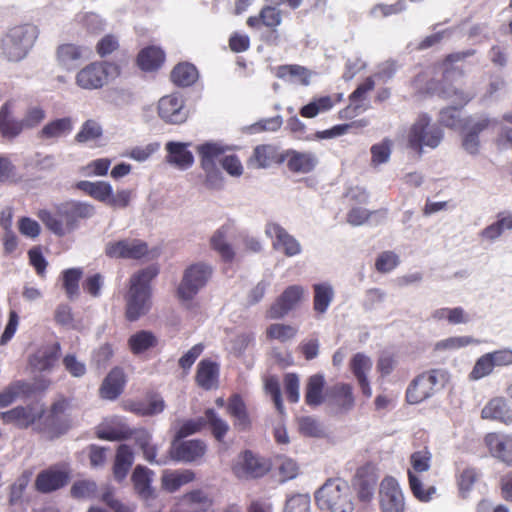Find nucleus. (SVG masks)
Here are the masks:
<instances>
[{
    "mask_svg": "<svg viewBox=\"0 0 512 512\" xmlns=\"http://www.w3.org/2000/svg\"><path fill=\"white\" fill-rule=\"evenodd\" d=\"M95 207L86 202L67 201L56 206L53 213L47 209H40L37 217L45 227L57 236H64L75 230L79 222L94 216Z\"/></svg>",
    "mask_w": 512,
    "mask_h": 512,
    "instance_id": "1",
    "label": "nucleus"
},
{
    "mask_svg": "<svg viewBox=\"0 0 512 512\" xmlns=\"http://www.w3.org/2000/svg\"><path fill=\"white\" fill-rule=\"evenodd\" d=\"M156 265L146 267L130 279V288L126 295V318L136 321L145 315L151 307V281L158 275Z\"/></svg>",
    "mask_w": 512,
    "mask_h": 512,
    "instance_id": "2",
    "label": "nucleus"
},
{
    "mask_svg": "<svg viewBox=\"0 0 512 512\" xmlns=\"http://www.w3.org/2000/svg\"><path fill=\"white\" fill-rule=\"evenodd\" d=\"M347 483L339 478L328 479L315 493V501L322 511L353 512Z\"/></svg>",
    "mask_w": 512,
    "mask_h": 512,
    "instance_id": "3",
    "label": "nucleus"
},
{
    "mask_svg": "<svg viewBox=\"0 0 512 512\" xmlns=\"http://www.w3.org/2000/svg\"><path fill=\"white\" fill-rule=\"evenodd\" d=\"M38 37V28L32 24L12 27L1 41L2 52L10 61H20L34 45Z\"/></svg>",
    "mask_w": 512,
    "mask_h": 512,
    "instance_id": "4",
    "label": "nucleus"
},
{
    "mask_svg": "<svg viewBox=\"0 0 512 512\" xmlns=\"http://www.w3.org/2000/svg\"><path fill=\"white\" fill-rule=\"evenodd\" d=\"M444 378L445 373L440 369L427 370L417 375L406 389V401L416 405L431 398L439 390Z\"/></svg>",
    "mask_w": 512,
    "mask_h": 512,
    "instance_id": "5",
    "label": "nucleus"
},
{
    "mask_svg": "<svg viewBox=\"0 0 512 512\" xmlns=\"http://www.w3.org/2000/svg\"><path fill=\"white\" fill-rule=\"evenodd\" d=\"M442 139V129L435 124H431V119L427 114H421L410 128L408 145L421 154L423 146L436 148Z\"/></svg>",
    "mask_w": 512,
    "mask_h": 512,
    "instance_id": "6",
    "label": "nucleus"
},
{
    "mask_svg": "<svg viewBox=\"0 0 512 512\" xmlns=\"http://www.w3.org/2000/svg\"><path fill=\"white\" fill-rule=\"evenodd\" d=\"M428 89L431 94L451 101L459 108L465 107L475 97L474 93L467 90L461 81L454 79L449 72H445L440 81L431 82Z\"/></svg>",
    "mask_w": 512,
    "mask_h": 512,
    "instance_id": "7",
    "label": "nucleus"
},
{
    "mask_svg": "<svg viewBox=\"0 0 512 512\" xmlns=\"http://www.w3.org/2000/svg\"><path fill=\"white\" fill-rule=\"evenodd\" d=\"M496 124L497 121L487 115L466 117L462 125L463 149L470 155L479 154L481 147L479 135L490 128H494Z\"/></svg>",
    "mask_w": 512,
    "mask_h": 512,
    "instance_id": "8",
    "label": "nucleus"
},
{
    "mask_svg": "<svg viewBox=\"0 0 512 512\" xmlns=\"http://www.w3.org/2000/svg\"><path fill=\"white\" fill-rule=\"evenodd\" d=\"M306 290L301 285H289L274 300L266 311L268 319H282L291 311L296 310L305 300Z\"/></svg>",
    "mask_w": 512,
    "mask_h": 512,
    "instance_id": "9",
    "label": "nucleus"
},
{
    "mask_svg": "<svg viewBox=\"0 0 512 512\" xmlns=\"http://www.w3.org/2000/svg\"><path fill=\"white\" fill-rule=\"evenodd\" d=\"M211 274L212 269L208 265L197 263L189 266L177 289L178 297L185 301L193 299L198 291L206 285Z\"/></svg>",
    "mask_w": 512,
    "mask_h": 512,
    "instance_id": "10",
    "label": "nucleus"
},
{
    "mask_svg": "<svg viewBox=\"0 0 512 512\" xmlns=\"http://www.w3.org/2000/svg\"><path fill=\"white\" fill-rule=\"evenodd\" d=\"M70 480V470L61 465H52L44 469L36 476L35 490L42 494H48L65 487Z\"/></svg>",
    "mask_w": 512,
    "mask_h": 512,
    "instance_id": "11",
    "label": "nucleus"
},
{
    "mask_svg": "<svg viewBox=\"0 0 512 512\" xmlns=\"http://www.w3.org/2000/svg\"><path fill=\"white\" fill-rule=\"evenodd\" d=\"M483 444L493 459L512 467V434L488 432L483 437Z\"/></svg>",
    "mask_w": 512,
    "mask_h": 512,
    "instance_id": "12",
    "label": "nucleus"
},
{
    "mask_svg": "<svg viewBox=\"0 0 512 512\" xmlns=\"http://www.w3.org/2000/svg\"><path fill=\"white\" fill-rule=\"evenodd\" d=\"M118 70V66L109 62H92L76 75V84L86 90L101 88L107 81L108 69Z\"/></svg>",
    "mask_w": 512,
    "mask_h": 512,
    "instance_id": "13",
    "label": "nucleus"
},
{
    "mask_svg": "<svg viewBox=\"0 0 512 512\" xmlns=\"http://www.w3.org/2000/svg\"><path fill=\"white\" fill-rule=\"evenodd\" d=\"M148 253V245L140 239H122L108 242L105 254L109 258L139 260Z\"/></svg>",
    "mask_w": 512,
    "mask_h": 512,
    "instance_id": "14",
    "label": "nucleus"
},
{
    "mask_svg": "<svg viewBox=\"0 0 512 512\" xmlns=\"http://www.w3.org/2000/svg\"><path fill=\"white\" fill-rule=\"evenodd\" d=\"M50 383L48 379H37L33 384L23 380L12 382L0 392V408L8 407L20 397H29L37 391H44Z\"/></svg>",
    "mask_w": 512,
    "mask_h": 512,
    "instance_id": "15",
    "label": "nucleus"
},
{
    "mask_svg": "<svg viewBox=\"0 0 512 512\" xmlns=\"http://www.w3.org/2000/svg\"><path fill=\"white\" fill-rule=\"evenodd\" d=\"M379 504L381 512H404L405 502L402 490L393 477H386L380 483Z\"/></svg>",
    "mask_w": 512,
    "mask_h": 512,
    "instance_id": "16",
    "label": "nucleus"
},
{
    "mask_svg": "<svg viewBox=\"0 0 512 512\" xmlns=\"http://www.w3.org/2000/svg\"><path fill=\"white\" fill-rule=\"evenodd\" d=\"M158 115L168 124H182L188 118L184 99L181 95L163 96L158 102Z\"/></svg>",
    "mask_w": 512,
    "mask_h": 512,
    "instance_id": "17",
    "label": "nucleus"
},
{
    "mask_svg": "<svg viewBox=\"0 0 512 512\" xmlns=\"http://www.w3.org/2000/svg\"><path fill=\"white\" fill-rule=\"evenodd\" d=\"M44 409L34 405L17 406L2 412L0 418L5 424H12L19 429H27L44 416Z\"/></svg>",
    "mask_w": 512,
    "mask_h": 512,
    "instance_id": "18",
    "label": "nucleus"
},
{
    "mask_svg": "<svg viewBox=\"0 0 512 512\" xmlns=\"http://www.w3.org/2000/svg\"><path fill=\"white\" fill-rule=\"evenodd\" d=\"M265 233L273 240L272 246L275 250L282 251L287 257L300 254V243L278 223H267Z\"/></svg>",
    "mask_w": 512,
    "mask_h": 512,
    "instance_id": "19",
    "label": "nucleus"
},
{
    "mask_svg": "<svg viewBox=\"0 0 512 512\" xmlns=\"http://www.w3.org/2000/svg\"><path fill=\"white\" fill-rule=\"evenodd\" d=\"M481 418L510 425L512 423V406L504 397H494L482 408Z\"/></svg>",
    "mask_w": 512,
    "mask_h": 512,
    "instance_id": "20",
    "label": "nucleus"
},
{
    "mask_svg": "<svg viewBox=\"0 0 512 512\" xmlns=\"http://www.w3.org/2000/svg\"><path fill=\"white\" fill-rule=\"evenodd\" d=\"M349 368L356 378L362 394L366 398H370L372 389L367 374L372 368L371 359L364 353H356L350 360Z\"/></svg>",
    "mask_w": 512,
    "mask_h": 512,
    "instance_id": "21",
    "label": "nucleus"
},
{
    "mask_svg": "<svg viewBox=\"0 0 512 512\" xmlns=\"http://www.w3.org/2000/svg\"><path fill=\"white\" fill-rule=\"evenodd\" d=\"M206 452V445L201 440H188L174 442L172 444L170 455L177 461L192 462L202 457Z\"/></svg>",
    "mask_w": 512,
    "mask_h": 512,
    "instance_id": "22",
    "label": "nucleus"
},
{
    "mask_svg": "<svg viewBox=\"0 0 512 512\" xmlns=\"http://www.w3.org/2000/svg\"><path fill=\"white\" fill-rule=\"evenodd\" d=\"M282 23V12L280 9L266 5L258 15L250 16L247 18L246 24L251 29L267 28L271 32H276L277 28Z\"/></svg>",
    "mask_w": 512,
    "mask_h": 512,
    "instance_id": "23",
    "label": "nucleus"
},
{
    "mask_svg": "<svg viewBox=\"0 0 512 512\" xmlns=\"http://www.w3.org/2000/svg\"><path fill=\"white\" fill-rule=\"evenodd\" d=\"M126 384L124 371L120 367H114L104 378L100 388V397L106 400H115L123 392Z\"/></svg>",
    "mask_w": 512,
    "mask_h": 512,
    "instance_id": "24",
    "label": "nucleus"
},
{
    "mask_svg": "<svg viewBox=\"0 0 512 512\" xmlns=\"http://www.w3.org/2000/svg\"><path fill=\"white\" fill-rule=\"evenodd\" d=\"M326 396L330 404L341 412H347L355 405L353 387L348 383H336L327 390Z\"/></svg>",
    "mask_w": 512,
    "mask_h": 512,
    "instance_id": "25",
    "label": "nucleus"
},
{
    "mask_svg": "<svg viewBox=\"0 0 512 512\" xmlns=\"http://www.w3.org/2000/svg\"><path fill=\"white\" fill-rule=\"evenodd\" d=\"M228 415L233 419V426L238 431H247L251 428V419L247 406L239 394L229 397L226 405Z\"/></svg>",
    "mask_w": 512,
    "mask_h": 512,
    "instance_id": "26",
    "label": "nucleus"
},
{
    "mask_svg": "<svg viewBox=\"0 0 512 512\" xmlns=\"http://www.w3.org/2000/svg\"><path fill=\"white\" fill-rule=\"evenodd\" d=\"M285 158H287V168L293 173H310L318 164L317 155L310 151L288 150Z\"/></svg>",
    "mask_w": 512,
    "mask_h": 512,
    "instance_id": "27",
    "label": "nucleus"
},
{
    "mask_svg": "<svg viewBox=\"0 0 512 512\" xmlns=\"http://www.w3.org/2000/svg\"><path fill=\"white\" fill-rule=\"evenodd\" d=\"M483 474L481 470L475 466H465L458 470L455 475L458 495L462 499H467L474 486L482 480Z\"/></svg>",
    "mask_w": 512,
    "mask_h": 512,
    "instance_id": "28",
    "label": "nucleus"
},
{
    "mask_svg": "<svg viewBox=\"0 0 512 512\" xmlns=\"http://www.w3.org/2000/svg\"><path fill=\"white\" fill-rule=\"evenodd\" d=\"M165 52L159 46L150 45L139 51L136 57L137 66L145 72L158 70L165 62Z\"/></svg>",
    "mask_w": 512,
    "mask_h": 512,
    "instance_id": "29",
    "label": "nucleus"
},
{
    "mask_svg": "<svg viewBox=\"0 0 512 512\" xmlns=\"http://www.w3.org/2000/svg\"><path fill=\"white\" fill-rule=\"evenodd\" d=\"M234 470L239 476L258 478L269 471V465L256 457L251 451H245L242 455V462Z\"/></svg>",
    "mask_w": 512,
    "mask_h": 512,
    "instance_id": "30",
    "label": "nucleus"
},
{
    "mask_svg": "<svg viewBox=\"0 0 512 512\" xmlns=\"http://www.w3.org/2000/svg\"><path fill=\"white\" fill-rule=\"evenodd\" d=\"M313 289V311L316 318L322 317L328 311L335 292L333 286L328 282L316 283Z\"/></svg>",
    "mask_w": 512,
    "mask_h": 512,
    "instance_id": "31",
    "label": "nucleus"
},
{
    "mask_svg": "<svg viewBox=\"0 0 512 512\" xmlns=\"http://www.w3.org/2000/svg\"><path fill=\"white\" fill-rule=\"evenodd\" d=\"M342 101V94H335L334 96L325 95L315 97L311 102L302 106L299 114L303 118H314L320 113H325L331 110L337 103Z\"/></svg>",
    "mask_w": 512,
    "mask_h": 512,
    "instance_id": "32",
    "label": "nucleus"
},
{
    "mask_svg": "<svg viewBox=\"0 0 512 512\" xmlns=\"http://www.w3.org/2000/svg\"><path fill=\"white\" fill-rule=\"evenodd\" d=\"M187 146L186 143L168 142L166 144L167 161L181 170L190 168L194 163V156Z\"/></svg>",
    "mask_w": 512,
    "mask_h": 512,
    "instance_id": "33",
    "label": "nucleus"
},
{
    "mask_svg": "<svg viewBox=\"0 0 512 512\" xmlns=\"http://www.w3.org/2000/svg\"><path fill=\"white\" fill-rule=\"evenodd\" d=\"M219 377V366L210 359H203L197 366L195 381L197 385L205 390H210L217 385Z\"/></svg>",
    "mask_w": 512,
    "mask_h": 512,
    "instance_id": "34",
    "label": "nucleus"
},
{
    "mask_svg": "<svg viewBox=\"0 0 512 512\" xmlns=\"http://www.w3.org/2000/svg\"><path fill=\"white\" fill-rule=\"evenodd\" d=\"M12 103H4L0 108V134L4 138L13 139L23 131V123L12 117Z\"/></svg>",
    "mask_w": 512,
    "mask_h": 512,
    "instance_id": "35",
    "label": "nucleus"
},
{
    "mask_svg": "<svg viewBox=\"0 0 512 512\" xmlns=\"http://www.w3.org/2000/svg\"><path fill=\"white\" fill-rule=\"evenodd\" d=\"M408 483L412 495L420 502H429L436 495V486L425 481L422 475L408 473Z\"/></svg>",
    "mask_w": 512,
    "mask_h": 512,
    "instance_id": "36",
    "label": "nucleus"
},
{
    "mask_svg": "<svg viewBox=\"0 0 512 512\" xmlns=\"http://www.w3.org/2000/svg\"><path fill=\"white\" fill-rule=\"evenodd\" d=\"M73 130V121L70 117H63L52 120L45 124L39 131L41 139H59L66 137Z\"/></svg>",
    "mask_w": 512,
    "mask_h": 512,
    "instance_id": "37",
    "label": "nucleus"
},
{
    "mask_svg": "<svg viewBox=\"0 0 512 512\" xmlns=\"http://www.w3.org/2000/svg\"><path fill=\"white\" fill-rule=\"evenodd\" d=\"M252 160L256 162L257 167L267 168L273 164L282 163L285 156L280 154L274 145L262 144L254 148Z\"/></svg>",
    "mask_w": 512,
    "mask_h": 512,
    "instance_id": "38",
    "label": "nucleus"
},
{
    "mask_svg": "<svg viewBox=\"0 0 512 512\" xmlns=\"http://www.w3.org/2000/svg\"><path fill=\"white\" fill-rule=\"evenodd\" d=\"M325 378L322 374H314L307 379L305 386V403L317 407L324 402Z\"/></svg>",
    "mask_w": 512,
    "mask_h": 512,
    "instance_id": "39",
    "label": "nucleus"
},
{
    "mask_svg": "<svg viewBox=\"0 0 512 512\" xmlns=\"http://www.w3.org/2000/svg\"><path fill=\"white\" fill-rule=\"evenodd\" d=\"M134 456L131 448L126 444H121L116 452L113 474L117 481H122L127 476L132 464Z\"/></svg>",
    "mask_w": 512,
    "mask_h": 512,
    "instance_id": "40",
    "label": "nucleus"
},
{
    "mask_svg": "<svg viewBox=\"0 0 512 512\" xmlns=\"http://www.w3.org/2000/svg\"><path fill=\"white\" fill-rule=\"evenodd\" d=\"M76 188L99 202L106 203L111 196L112 186L105 181H79Z\"/></svg>",
    "mask_w": 512,
    "mask_h": 512,
    "instance_id": "41",
    "label": "nucleus"
},
{
    "mask_svg": "<svg viewBox=\"0 0 512 512\" xmlns=\"http://www.w3.org/2000/svg\"><path fill=\"white\" fill-rule=\"evenodd\" d=\"M170 78L176 86L189 87L197 81L198 71L193 64L183 62L173 68Z\"/></svg>",
    "mask_w": 512,
    "mask_h": 512,
    "instance_id": "42",
    "label": "nucleus"
},
{
    "mask_svg": "<svg viewBox=\"0 0 512 512\" xmlns=\"http://www.w3.org/2000/svg\"><path fill=\"white\" fill-rule=\"evenodd\" d=\"M197 152L200 157L201 168L214 171L216 159L224 154L225 149L218 143L206 142L197 146Z\"/></svg>",
    "mask_w": 512,
    "mask_h": 512,
    "instance_id": "43",
    "label": "nucleus"
},
{
    "mask_svg": "<svg viewBox=\"0 0 512 512\" xmlns=\"http://www.w3.org/2000/svg\"><path fill=\"white\" fill-rule=\"evenodd\" d=\"M152 474L153 472L150 469L141 465L136 466L132 473L131 480L134 485V489L144 498H148L152 494Z\"/></svg>",
    "mask_w": 512,
    "mask_h": 512,
    "instance_id": "44",
    "label": "nucleus"
},
{
    "mask_svg": "<svg viewBox=\"0 0 512 512\" xmlns=\"http://www.w3.org/2000/svg\"><path fill=\"white\" fill-rule=\"evenodd\" d=\"M60 344L55 343L52 347L38 351L31 359V365L39 370H50L59 358Z\"/></svg>",
    "mask_w": 512,
    "mask_h": 512,
    "instance_id": "45",
    "label": "nucleus"
},
{
    "mask_svg": "<svg viewBox=\"0 0 512 512\" xmlns=\"http://www.w3.org/2000/svg\"><path fill=\"white\" fill-rule=\"evenodd\" d=\"M158 340L156 336L146 330H141L130 336L128 339V346L131 352L135 355L141 354L150 348L157 345Z\"/></svg>",
    "mask_w": 512,
    "mask_h": 512,
    "instance_id": "46",
    "label": "nucleus"
},
{
    "mask_svg": "<svg viewBox=\"0 0 512 512\" xmlns=\"http://www.w3.org/2000/svg\"><path fill=\"white\" fill-rule=\"evenodd\" d=\"M195 479V473L191 470L182 472H166L162 476V486L169 492L177 491L181 486L192 482Z\"/></svg>",
    "mask_w": 512,
    "mask_h": 512,
    "instance_id": "47",
    "label": "nucleus"
},
{
    "mask_svg": "<svg viewBox=\"0 0 512 512\" xmlns=\"http://www.w3.org/2000/svg\"><path fill=\"white\" fill-rule=\"evenodd\" d=\"M82 58L81 46L73 43H64L56 49V60L58 64L66 69H69L70 65Z\"/></svg>",
    "mask_w": 512,
    "mask_h": 512,
    "instance_id": "48",
    "label": "nucleus"
},
{
    "mask_svg": "<svg viewBox=\"0 0 512 512\" xmlns=\"http://www.w3.org/2000/svg\"><path fill=\"white\" fill-rule=\"evenodd\" d=\"M204 416L206 420V426H209L213 437L218 442H223L227 432L229 431L228 423L219 417L215 410L212 408L206 409Z\"/></svg>",
    "mask_w": 512,
    "mask_h": 512,
    "instance_id": "49",
    "label": "nucleus"
},
{
    "mask_svg": "<svg viewBox=\"0 0 512 512\" xmlns=\"http://www.w3.org/2000/svg\"><path fill=\"white\" fill-rule=\"evenodd\" d=\"M409 462L411 468L408 469V473L413 472L416 475H421L430 469L432 463V453L428 447H423L421 450L415 451L410 455Z\"/></svg>",
    "mask_w": 512,
    "mask_h": 512,
    "instance_id": "50",
    "label": "nucleus"
},
{
    "mask_svg": "<svg viewBox=\"0 0 512 512\" xmlns=\"http://www.w3.org/2000/svg\"><path fill=\"white\" fill-rule=\"evenodd\" d=\"M102 134L103 130L101 125L93 119H88L82 124L74 140L79 144H86L99 140Z\"/></svg>",
    "mask_w": 512,
    "mask_h": 512,
    "instance_id": "51",
    "label": "nucleus"
},
{
    "mask_svg": "<svg viewBox=\"0 0 512 512\" xmlns=\"http://www.w3.org/2000/svg\"><path fill=\"white\" fill-rule=\"evenodd\" d=\"M275 75L279 79L283 80L297 79L303 85H307L309 83L308 70L305 67L296 64L278 66L276 68Z\"/></svg>",
    "mask_w": 512,
    "mask_h": 512,
    "instance_id": "52",
    "label": "nucleus"
},
{
    "mask_svg": "<svg viewBox=\"0 0 512 512\" xmlns=\"http://www.w3.org/2000/svg\"><path fill=\"white\" fill-rule=\"evenodd\" d=\"M83 271L81 268H69L62 272L63 288L69 299H73L79 293V281Z\"/></svg>",
    "mask_w": 512,
    "mask_h": 512,
    "instance_id": "53",
    "label": "nucleus"
},
{
    "mask_svg": "<svg viewBox=\"0 0 512 512\" xmlns=\"http://www.w3.org/2000/svg\"><path fill=\"white\" fill-rule=\"evenodd\" d=\"M297 328L289 324L275 323L271 324L266 330V336L270 340L286 342L297 335Z\"/></svg>",
    "mask_w": 512,
    "mask_h": 512,
    "instance_id": "54",
    "label": "nucleus"
},
{
    "mask_svg": "<svg viewBox=\"0 0 512 512\" xmlns=\"http://www.w3.org/2000/svg\"><path fill=\"white\" fill-rule=\"evenodd\" d=\"M459 109V106H448L441 109L438 119L439 124L450 129H462L465 118L461 119Z\"/></svg>",
    "mask_w": 512,
    "mask_h": 512,
    "instance_id": "55",
    "label": "nucleus"
},
{
    "mask_svg": "<svg viewBox=\"0 0 512 512\" xmlns=\"http://www.w3.org/2000/svg\"><path fill=\"white\" fill-rule=\"evenodd\" d=\"M480 340L471 336H455L441 340L435 344V350H456L472 344H479Z\"/></svg>",
    "mask_w": 512,
    "mask_h": 512,
    "instance_id": "56",
    "label": "nucleus"
},
{
    "mask_svg": "<svg viewBox=\"0 0 512 512\" xmlns=\"http://www.w3.org/2000/svg\"><path fill=\"white\" fill-rule=\"evenodd\" d=\"M211 247L217 251L222 259L226 262H231L234 259L235 253L232 247L226 242L225 234L222 230H217L210 240Z\"/></svg>",
    "mask_w": 512,
    "mask_h": 512,
    "instance_id": "57",
    "label": "nucleus"
},
{
    "mask_svg": "<svg viewBox=\"0 0 512 512\" xmlns=\"http://www.w3.org/2000/svg\"><path fill=\"white\" fill-rule=\"evenodd\" d=\"M138 446L141 448L144 454V458L149 463L163 464L164 461L156 459L157 447L151 443V435L146 431H142L136 438Z\"/></svg>",
    "mask_w": 512,
    "mask_h": 512,
    "instance_id": "58",
    "label": "nucleus"
},
{
    "mask_svg": "<svg viewBox=\"0 0 512 512\" xmlns=\"http://www.w3.org/2000/svg\"><path fill=\"white\" fill-rule=\"evenodd\" d=\"M354 486L360 501L370 502L372 500L376 486L375 479L357 476Z\"/></svg>",
    "mask_w": 512,
    "mask_h": 512,
    "instance_id": "59",
    "label": "nucleus"
},
{
    "mask_svg": "<svg viewBox=\"0 0 512 512\" xmlns=\"http://www.w3.org/2000/svg\"><path fill=\"white\" fill-rule=\"evenodd\" d=\"M119 48V39L113 34L103 36L96 44V52L101 58H106L112 55Z\"/></svg>",
    "mask_w": 512,
    "mask_h": 512,
    "instance_id": "60",
    "label": "nucleus"
},
{
    "mask_svg": "<svg viewBox=\"0 0 512 512\" xmlns=\"http://www.w3.org/2000/svg\"><path fill=\"white\" fill-rule=\"evenodd\" d=\"M490 356L489 353H486L476 361L470 373L471 379L479 380L492 373L495 365Z\"/></svg>",
    "mask_w": 512,
    "mask_h": 512,
    "instance_id": "61",
    "label": "nucleus"
},
{
    "mask_svg": "<svg viewBox=\"0 0 512 512\" xmlns=\"http://www.w3.org/2000/svg\"><path fill=\"white\" fill-rule=\"evenodd\" d=\"M97 490L95 482L89 480L76 481L71 489L70 493L73 498L76 499H87L92 498Z\"/></svg>",
    "mask_w": 512,
    "mask_h": 512,
    "instance_id": "62",
    "label": "nucleus"
},
{
    "mask_svg": "<svg viewBox=\"0 0 512 512\" xmlns=\"http://www.w3.org/2000/svg\"><path fill=\"white\" fill-rule=\"evenodd\" d=\"M374 213H381L382 216L387 214L386 209H381L378 211H369L364 208L354 207L347 213V222L353 226H360L368 221L370 216Z\"/></svg>",
    "mask_w": 512,
    "mask_h": 512,
    "instance_id": "63",
    "label": "nucleus"
},
{
    "mask_svg": "<svg viewBox=\"0 0 512 512\" xmlns=\"http://www.w3.org/2000/svg\"><path fill=\"white\" fill-rule=\"evenodd\" d=\"M183 499L189 504L199 505L201 511L196 512H206L213 505V500L201 489L192 490L186 493L183 496Z\"/></svg>",
    "mask_w": 512,
    "mask_h": 512,
    "instance_id": "64",
    "label": "nucleus"
}]
</instances>
